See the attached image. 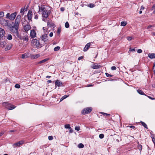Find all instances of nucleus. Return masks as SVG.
Wrapping results in <instances>:
<instances>
[{
    "label": "nucleus",
    "mask_w": 155,
    "mask_h": 155,
    "mask_svg": "<svg viewBox=\"0 0 155 155\" xmlns=\"http://www.w3.org/2000/svg\"><path fill=\"white\" fill-rule=\"evenodd\" d=\"M153 26H154L153 25H150L147 27V29L151 28Z\"/></svg>",
    "instance_id": "obj_50"
},
{
    "label": "nucleus",
    "mask_w": 155,
    "mask_h": 155,
    "mask_svg": "<svg viewBox=\"0 0 155 155\" xmlns=\"http://www.w3.org/2000/svg\"><path fill=\"white\" fill-rule=\"evenodd\" d=\"M68 96H67L66 95H64V96H63L60 99V101H62L64 99H65L67 97H68Z\"/></svg>",
    "instance_id": "obj_29"
},
{
    "label": "nucleus",
    "mask_w": 155,
    "mask_h": 155,
    "mask_svg": "<svg viewBox=\"0 0 155 155\" xmlns=\"http://www.w3.org/2000/svg\"><path fill=\"white\" fill-rule=\"evenodd\" d=\"M17 14V13L16 12L11 14L10 15V17L9 18V19L12 21L15 18L16 15Z\"/></svg>",
    "instance_id": "obj_9"
},
{
    "label": "nucleus",
    "mask_w": 155,
    "mask_h": 155,
    "mask_svg": "<svg viewBox=\"0 0 155 155\" xmlns=\"http://www.w3.org/2000/svg\"><path fill=\"white\" fill-rule=\"evenodd\" d=\"M36 33L35 31L34 30H31L30 34V36L31 38H34L36 37Z\"/></svg>",
    "instance_id": "obj_10"
},
{
    "label": "nucleus",
    "mask_w": 155,
    "mask_h": 155,
    "mask_svg": "<svg viewBox=\"0 0 155 155\" xmlns=\"http://www.w3.org/2000/svg\"><path fill=\"white\" fill-rule=\"evenodd\" d=\"M48 83H51L52 82V81L51 80H49L47 81Z\"/></svg>",
    "instance_id": "obj_63"
},
{
    "label": "nucleus",
    "mask_w": 155,
    "mask_h": 155,
    "mask_svg": "<svg viewBox=\"0 0 155 155\" xmlns=\"http://www.w3.org/2000/svg\"><path fill=\"white\" fill-rule=\"evenodd\" d=\"M48 139L49 140H53V137L52 136H49L48 137Z\"/></svg>",
    "instance_id": "obj_45"
},
{
    "label": "nucleus",
    "mask_w": 155,
    "mask_h": 155,
    "mask_svg": "<svg viewBox=\"0 0 155 155\" xmlns=\"http://www.w3.org/2000/svg\"><path fill=\"white\" fill-rule=\"evenodd\" d=\"M73 132V130L72 129H71V128L70 129V130H69L70 133H72Z\"/></svg>",
    "instance_id": "obj_62"
},
{
    "label": "nucleus",
    "mask_w": 155,
    "mask_h": 155,
    "mask_svg": "<svg viewBox=\"0 0 155 155\" xmlns=\"http://www.w3.org/2000/svg\"><path fill=\"white\" fill-rule=\"evenodd\" d=\"M129 51H135V48H130Z\"/></svg>",
    "instance_id": "obj_52"
},
{
    "label": "nucleus",
    "mask_w": 155,
    "mask_h": 155,
    "mask_svg": "<svg viewBox=\"0 0 155 155\" xmlns=\"http://www.w3.org/2000/svg\"><path fill=\"white\" fill-rule=\"evenodd\" d=\"M10 14L9 13H8L6 15V17L9 19V18L10 17Z\"/></svg>",
    "instance_id": "obj_48"
},
{
    "label": "nucleus",
    "mask_w": 155,
    "mask_h": 155,
    "mask_svg": "<svg viewBox=\"0 0 155 155\" xmlns=\"http://www.w3.org/2000/svg\"><path fill=\"white\" fill-rule=\"evenodd\" d=\"M147 97L149 98H150V99H151V100H154L155 99V98H152L151 97H150V96H147Z\"/></svg>",
    "instance_id": "obj_55"
},
{
    "label": "nucleus",
    "mask_w": 155,
    "mask_h": 155,
    "mask_svg": "<svg viewBox=\"0 0 155 155\" xmlns=\"http://www.w3.org/2000/svg\"><path fill=\"white\" fill-rule=\"evenodd\" d=\"M24 143V141L23 140L19 141L14 143L12 146L14 148H15L17 147H19L20 145H21Z\"/></svg>",
    "instance_id": "obj_8"
},
{
    "label": "nucleus",
    "mask_w": 155,
    "mask_h": 155,
    "mask_svg": "<svg viewBox=\"0 0 155 155\" xmlns=\"http://www.w3.org/2000/svg\"><path fill=\"white\" fill-rule=\"evenodd\" d=\"M54 23L51 21H48L47 22V26L48 27H52L54 26Z\"/></svg>",
    "instance_id": "obj_19"
},
{
    "label": "nucleus",
    "mask_w": 155,
    "mask_h": 155,
    "mask_svg": "<svg viewBox=\"0 0 155 155\" xmlns=\"http://www.w3.org/2000/svg\"><path fill=\"white\" fill-rule=\"evenodd\" d=\"M152 8L153 9L155 8V4H154L152 7Z\"/></svg>",
    "instance_id": "obj_64"
},
{
    "label": "nucleus",
    "mask_w": 155,
    "mask_h": 155,
    "mask_svg": "<svg viewBox=\"0 0 155 155\" xmlns=\"http://www.w3.org/2000/svg\"><path fill=\"white\" fill-rule=\"evenodd\" d=\"M32 15V11L31 10L29 11L27 14L28 18L29 20H31Z\"/></svg>",
    "instance_id": "obj_11"
},
{
    "label": "nucleus",
    "mask_w": 155,
    "mask_h": 155,
    "mask_svg": "<svg viewBox=\"0 0 155 155\" xmlns=\"http://www.w3.org/2000/svg\"><path fill=\"white\" fill-rule=\"evenodd\" d=\"M11 47H12L11 46L8 45L6 47V48H5V51H7V50H9L11 48Z\"/></svg>",
    "instance_id": "obj_31"
},
{
    "label": "nucleus",
    "mask_w": 155,
    "mask_h": 155,
    "mask_svg": "<svg viewBox=\"0 0 155 155\" xmlns=\"http://www.w3.org/2000/svg\"><path fill=\"white\" fill-rule=\"evenodd\" d=\"M40 56V55L39 54H36L32 55L31 56V58L32 59H35L38 58Z\"/></svg>",
    "instance_id": "obj_22"
},
{
    "label": "nucleus",
    "mask_w": 155,
    "mask_h": 155,
    "mask_svg": "<svg viewBox=\"0 0 155 155\" xmlns=\"http://www.w3.org/2000/svg\"><path fill=\"white\" fill-rule=\"evenodd\" d=\"M21 39H22L24 41H28V37L27 35L24 36L22 38L21 37Z\"/></svg>",
    "instance_id": "obj_21"
},
{
    "label": "nucleus",
    "mask_w": 155,
    "mask_h": 155,
    "mask_svg": "<svg viewBox=\"0 0 155 155\" xmlns=\"http://www.w3.org/2000/svg\"><path fill=\"white\" fill-rule=\"evenodd\" d=\"M137 148L141 151L142 149V146L140 144H138L137 146Z\"/></svg>",
    "instance_id": "obj_32"
},
{
    "label": "nucleus",
    "mask_w": 155,
    "mask_h": 155,
    "mask_svg": "<svg viewBox=\"0 0 155 155\" xmlns=\"http://www.w3.org/2000/svg\"><path fill=\"white\" fill-rule=\"evenodd\" d=\"M65 26L67 28H68L69 27V23H68V22L67 21L65 23Z\"/></svg>",
    "instance_id": "obj_34"
},
{
    "label": "nucleus",
    "mask_w": 155,
    "mask_h": 155,
    "mask_svg": "<svg viewBox=\"0 0 155 155\" xmlns=\"http://www.w3.org/2000/svg\"><path fill=\"white\" fill-rule=\"evenodd\" d=\"M15 87L17 88H19L20 87V86L19 84H16L15 85Z\"/></svg>",
    "instance_id": "obj_43"
},
{
    "label": "nucleus",
    "mask_w": 155,
    "mask_h": 155,
    "mask_svg": "<svg viewBox=\"0 0 155 155\" xmlns=\"http://www.w3.org/2000/svg\"><path fill=\"white\" fill-rule=\"evenodd\" d=\"M31 44L34 48H41L42 45L40 44L39 41L36 39H33L31 41Z\"/></svg>",
    "instance_id": "obj_4"
},
{
    "label": "nucleus",
    "mask_w": 155,
    "mask_h": 155,
    "mask_svg": "<svg viewBox=\"0 0 155 155\" xmlns=\"http://www.w3.org/2000/svg\"><path fill=\"white\" fill-rule=\"evenodd\" d=\"M153 71L154 72V74H155V62L154 63L153 66Z\"/></svg>",
    "instance_id": "obj_51"
},
{
    "label": "nucleus",
    "mask_w": 155,
    "mask_h": 155,
    "mask_svg": "<svg viewBox=\"0 0 155 155\" xmlns=\"http://www.w3.org/2000/svg\"><path fill=\"white\" fill-rule=\"evenodd\" d=\"M7 38L8 40H11L12 38V35L11 34L8 35L7 36Z\"/></svg>",
    "instance_id": "obj_27"
},
{
    "label": "nucleus",
    "mask_w": 155,
    "mask_h": 155,
    "mask_svg": "<svg viewBox=\"0 0 155 155\" xmlns=\"http://www.w3.org/2000/svg\"><path fill=\"white\" fill-rule=\"evenodd\" d=\"M148 57L150 59L155 58V54L149 53L148 54Z\"/></svg>",
    "instance_id": "obj_18"
},
{
    "label": "nucleus",
    "mask_w": 155,
    "mask_h": 155,
    "mask_svg": "<svg viewBox=\"0 0 155 155\" xmlns=\"http://www.w3.org/2000/svg\"><path fill=\"white\" fill-rule=\"evenodd\" d=\"M82 58H83V57L82 56H81V57H79L78 58V60H81V59Z\"/></svg>",
    "instance_id": "obj_56"
},
{
    "label": "nucleus",
    "mask_w": 155,
    "mask_h": 155,
    "mask_svg": "<svg viewBox=\"0 0 155 155\" xmlns=\"http://www.w3.org/2000/svg\"><path fill=\"white\" fill-rule=\"evenodd\" d=\"M144 9V7L143 6H141L140 8V10H143Z\"/></svg>",
    "instance_id": "obj_60"
},
{
    "label": "nucleus",
    "mask_w": 155,
    "mask_h": 155,
    "mask_svg": "<svg viewBox=\"0 0 155 155\" xmlns=\"http://www.w3.org/2000/svg\"><path fill=\"white\" fill-rule=\"evenodd\" d=\"M130 128H133V129H134L135 127L134 126H132V125L130 126Z\"/></svg>",
    "instance_id": "obj_61"
},
{
    "label": "nucleus",
    "mask_w": 155,
    "mask_h": 155,
    "mask_svg": "<svg viewBox=\"0 0 155 155\" xmlns=\"http://www.w3.org/2000/svg\"><path fill=\"white\" fill-rule=\"evenodd\" d=\"M64 127L65 128L70 129L71 128L70 125L69 124H67L64 125Z\"/></svg>",
    "instance_id": "obj_30"
},
{
    "label": "nucleus",
    "mask_w": 155,
    "mask_h": 155,
    "mask_svg": "<svg viewBox=\"0 0 155 155\" xmlns=\"http://www.w3.org/2000/svg\"><path fill=\"white\" fill-rule=\"evenodd\" d=\"M101 114H103L104 116H109L110 115V114H108L105 113L101 112Z\"/></svg>",
    "instance_id": "obj_37"
},
{
    "label": "nucleus",
    "mask_w": 155,
    "mask_h": 155,
    "mask_svg": "<svg viewBox=\"0 0 155 155\" xmlns=\"http://www.w3.org/2000/svg\"><path fill=\"white\" fill-rule=\"evenodd\" d=\"M60 47L57 46L54 48V51H57L59 50L60 49Z\"/></svg>",
    "instance_id": "obj_35"
},
{
    "label": "nucleus",
    "mask_w": 155,
    "mask_h": 155,
    "mask_svg": "<svg viewBox=\"0 0 155 155\" xmlns=\"http://www.w3.org/2000/svg\"><path fill=\"white\" fill-rule=\"evenodd\" d=\"M92 108L91 107H88L84 109L81 112L82 114H86L91 112L92 110Z\"/></svg>",
    "instance_id": "obj_6"
},
{
    "label": "nucleus",
    "mask_w": 155,
    "mask_h": 155,
    "mask_svg": "<svg viewBox=\"0 0 155 155\" xmlns=\"http://www.w3.org/2000/svg\"><path fill=\"white\" fill-rule=\"evenodd\" d=\"M152 140L153 141V143H155V139L154 138H152Z\"/></svg>",
    "instance_id": "obj_58"
},
{
    "label": "nucleus",
    "mask_w": 155,
    "mask_h": 155,
    "mask_svg": "<svg viewBox=\"0 0 155 155\" xmlns=\"http://www.w3.org/2000/svg\"><path fill=\"white\" fill-rule=\"evenodd\" d=\"M111 69L112 70H115L117 68L115 66H113L111 67Z\"/></svg>",
    "instance_id": "obj_46"
},
{
    "label": "nucleus",
    "mask_w": 155,
    "mask_h": 155,
    "mask_svg": "<svg viewBox=\"0 0 155 155\" xmlns=\"http://www.w3.org/2000/svg\"><path fill=\"white\" fill-rule=\"evenodd\" d=\"M4 16V13L3 12H0V17H2Z\"/></svg>",
    "instance_id": "obj_41"
},
{
    "label": "nucleus",
    "mask_w": 155,
    "mask_h": 155,
    "mask_svg": "<svg viewBox=\"0 0 155 155\" xmlns=\"http://www.w3.org/2000/svg\"><path fill=\"white\" fill-rule=\"evenodd\" d=\"M21 16L20 15H18L15 20L14 26L15 28L19 29V25L20 22Z\"/></svg>",
    "instance_id": "obj_3"
},
{
    "label": "nucleus",
    "mask_w": 155,
    "mask_h": 155,
    "mask_svg": "<svg viewBox=\"0 0 155 155\" xmlns=\"http://www.w3.org/2000/svg\"><path fill=\"white\" fill-rule=\"evenodd\" d=\"M5 31L4 30L0 28V38L3 37L5 35Z\"/></svg>",
    "instance_id": "obj_17"
},
{
    "label": "nucleus",
    "mask_w": 155,
    "mask_h": 155,
    "mask_svg": "<svg viewBox=\"0 0 155 155\" xmlns=\"http://www.w3.org/2000/svg\"><path fill=\"white\" fill-rule=\"evenodd\" d=\"M102 66L100 65H98L97 63H95L91 67V68L93 69H97L100 68Z\"/></svg>",
    "instance_id": "obj_13"
},
{
    "label": "nucleus",
    "mask_w": 155,
    "mask_h": 155,
    "mask_svg": "<svg viewBox=\"0 0 155 155\" xmlns=\"http://www.w3.org/2000/svg\"><path fill=\"white\" fill-rule=\"evenodd\" d=\"M62 83L59 80H56L55 81V86H57L58 87H60L62 86Z\"/></svg>",
    "instance_id": "obj_14"
},
{
    "label": "nucleus",
    "mask_w": 155,
    "mask_h": 155,
    "mask_svg": "<svg viewBox=\"0 0 155 155\" xmlns=\"http://www.w3.org/2000/svg\"><path fill=\"white\" fill-rule=\"evenodd\" d=\"M49 35L50 37H52L53 36V33L52 32H51Z\"/></svg>",
    "instance_id": "obj_53"
},
{
    "label": "nucleus",
    "mask_w": 155,
    "mask_h": 155,
    "mask_svg": "<svg viewBox=\"0 0 155 155\" xmlns=\"http://www.w3.org/2000/svg\"><path fill=\"white\" fill-rule=\"evenodd\" d=\"M2 105L9 110H12L15 108V107L7 102H4L2 103Z\"/></svg>",
    "instance_id": "obj_5"
},
{
    "label": "nucleus",
    "mask_w": 155,
    "mask_h": 155,
    "mask_svg": "<svg viewBox=\"0 0 155 155\" xmlns=\"http://www.w3.org/2000/svg\"><path fill=\"white\" fill-rule=\"evenodd\" d=\"M48 58H46V59H45L44 60H43L40 61L39 62L38 64H42V63H45V62L46 61H48Z\"/></svg>",
    "instance_id": "obj_24"
},
{
    "label": "nucleus",
    "mask_w": 155,
    "mask_h": 155,
    "mask_svg": "<svg viewBox=\"0 0 155 155\" xmlns=\"http://www.w3.org/2000/svg\"><path fill=\"white\" fill-rule=\"evenodd\" d=\"M75 129L76 130H77V131L79 130L80 129V127H75Z\"/></svg>",
    "instance_id": "obj_47"
},
{
    "label": "nucleus",
    "mask_w": 155,
    "mask_h": 155,
    "mask_svg": "<svg viewBox=\"0 0 155 155\" xmlns=\"http://www.w3.org/2000/svg\"><path fill=\"white\" fill-rule=\"evenodd\" d=\"M104 137V135L103 134H100L99 135V137L101 139L103 138Z\"/></svg>",
    "instance_id": "obj_39"
},
{
    "label": "nucleus",
    "mask_w": 155,
    "mask_h": 155,
    "mask_svg": "<svg viewBox=\"0 0 155 155\" xmlns=\"http://www.w3.org/2000/svg\"><path fill=\"white\" fill-rule=\"evenodd\" d=\"M10 31L14 34V35L15 36L16 38H17L21 39V36L19 33L18 29L15 28L14 27L12 26L10 29Z\"/></svg>",
    "instance_id": "obj_2"
},
{
    "label": "nucleus",
    "mask_w": 155,
    "mask_h": 155,
    "mask_svg": "<svg viewBox=\"0 0 155 155\" xmlns=\"http://www.w3.org/2000/svg\"><path fill=\"white\" fill-rule=\"evenodd\" d=\"M90 43L89 42L87 43L84 48L83 51L84 52L87 51L90 48Z\"/></svg>",
    "instance_id": "obj_15"
},
{
    "label": "nucleus",
    "mask_w": 155,
    "mask_h": 155,
    "mask_svg": "<svg viewBox=\"0 0 155 155\" xmlns=\"http://www.w3.org/2000/svg\"><path fill=\"white\" fill-rule=\"evenodd\" d=\"M6 45V43L5 42L3 41L2 42V45H3V46L4 47L5 46V45Z\"/></svg>",
    "instance_id": "obj_54"
},
{
    "label": "nucleus",
    "mask_w": 155,
    "mask_h": 155,
    "mask_svg": "<svg viewBox=\"0 0 155 155\" xmlns=\"http://www.w3.org/2000/svg\"><path fill=\"white\" fill-rule=\"evenodd\" d=\"M31 26L29 25H26L24 27V29L25 31H27L31 29Z\"/></svg>",
    "instance_id": "obj_16"
},
{
    "label": "nucleus",
    "mask_w": 155,
    "mask_h": 155,
    "mask_svg": "<svg viewBox=\"0 0 155 155\" xmlns=\"http://www.w3.org/2000/svg\"><path fill=\"white\" fill-rule=\"evenodd\" d=\"M38 12L42 14V20L46 21V18L48 17L50 14V11L47 10L45 5H42L41 6H38Z\"/></svg>",
    "instance_id": "obj_1"
},
{
    "label": "nucleus",
    "mask_w": 155,
    "mask_h": 155,
    "mask_svg": "<svg viewBox=\"0 0 155 155\" xmlns=\"http://www.w3.org/2000/svg\"><path fill=\"white\" fill-rule=\"evenodd\" d=\"M142 52V51L141 49H139L137 51V52L138 53H141Z\"/></svg>",
    "instance_id": "obj_49"
},
{
    "label": "nucleus",
    "mask_w": 155,
    "mask_h": 155,
    "mask_svg": "<svg viewBox=\"0 0 155 155\" xmlns=\"http://www.w3.org/2000/svg\"><path fill=\"white\" fill-rule=\"evenodd\" d=\"M60 9H61V11H62V12H63L64 10V8L63 7L61 8Z\"/></svg>",
    "instance_id": "obj_59"
},
{
    "label": "nucleus",
    "mask_w": 155,
    "mask_h": 155,
    "mask_svg": "<svg viewBox=\"0 0 155 155\" xmlns=\"http://www.w3.org/2000/svg\"><path fill=\"white\" fill-rule=\"evenodd\" d=\"M48 34H44L41 36V39L46 44L49 41V39L48 38Z\"/></svg>",
    "instance_id": "obj_7"
},
{
    "label": "nucleus",
    "mask_w": 155,
    "mask_h": 155,
    "mask_svg": "<svg viewBox=\"0 0 155 155\" xmlns=\"http://www.w3.org/2000/svg\"><path fill=\"white\" fill-rule=\"evenodd\" d=\"M1 24L4 26H6L8 25V21L4 19H2L1 21Z\"/></svg>",
    "instance_id": "obj_12"
},
{
    "label": "nucleus",
    "mask_w": 155,
    "mask_h": 155,
    "mask_svg": "<svg viewBox=\"0 0 155 155\" xmlns=\"http://www.w3.org/2000/svg\"><path fill=\"white\" fill-rule=\"evenodd\" d=\"M24 10H25V8H21V9L20 13H23V12H24ZM22 15H24V13H23Z\"/></svg>",
    "instance_id": "obj_42"
},
{
    "label": "nucleus",
    "mask_w": 155,
    "mask_h": 155,
    "mask_svg": "<svg viewBox=\"0 0 155 155\" xmlns=\"http://www.w3.org/2000/svg\"><path fill=\"white\" fill-rule=\"evenodd\" d=\"M140 123L145 128H147V129H148L147 124L145 123L142 121H141Z\"/></svg>",
    "instance_id": "obj_26"
},
{
    "label": "nucleus",
    "mask_w": 155,
    "mask_h": 155,
    "mask_svg": "<svg viewBox=\"0 0 155 155\" xmlns=\"http://www.w3.org/2000/svg\"><path fill=\"white\" fill-rule=\"evenodd\" d=\"M43 29L45 34L46 33L48 34L49 32L50 31V30H48V28H47L46 27H43Z\"/></svg>",
    "instance_id": "obj_20"
},
{
    "label": "nucleus",
    "mask_w": 155,
    "mask_h": 155,
    "mask_svg": "<svg viewBox=\"0 0 155 155\" xmlns=\"http://www.w3.org/2000/svg\"><path fill=\"white\" fill-rule=\"evenodd\" d=\"M127 23L124 21H122L121 23V26H125L127 25Z\"/></svg>",
    "instance_id": "obj_33"
},
{
    "label": "nucleus",
    "mask_w": 155,
    "mask_h": 155,
    "mask_svg": "<svg viewBox=\"0 0 155 155\" xmlns=\"http://www.w3.org/2000/svg\"><path fill=\"white\" fill-rule=\"evenodd\" d=\"M4 134V132H2L0 133V137L1 136Z\"/></svg>",
    "instance_id": "obj_57"
},
{
    "label": "nucleus",
    "mask_w": 155,
    "mask_h": 155,
    "mask_svg": "<svg viewBox=\"0 0 155 155\" xmlns=\"http://www.w3.org/2000/svg\"><path fill=\"white\" fill-rule=\"evenodd\" d=\"M78 147L79 148H82L84 147V145L82 143H81L78 145Z\"/></svg>",
    "instance_id": "obj_36"
},
{
    "label": "nucleus",
    "mask_w": 155,
    "mask_h": 155,
    "mask_svg": "<svg viewBox=\"0 0 155 155\" xmlns=\"http://www.w3.org/2000/svg\"><path fill=\"white\" fill-rule=\"evenodd\" d=\"M127 39L128 41H130L132 40V38L131 36H128L127 37Z\"/></svg>",
    "instance_id": "obj_40"
},
{
    "label": "nucleus",
    "mask_w": 155,
    "mask_h": 155,
    "mask_svg": "<svg viewBox=\"0 0 155 155\" xmlns=\"http://www.w3.org/2000/svg\"><path fill=\"white\" fill-rule=\"evenodd\" d=\"M34 18L35 19H37L38 18V15L35 12L34 14Z\"/></svg>",
    "instance_id": "obj_38"
},
{
    "label": "nucleus",
    "mask_w": 155,
    "mask_h": 155,
    "mask_svg": "<svg viewBox=\"0 0 155 155\" xmlns=\"http://www.w3.org/2000/svg\"><path fill=\"white\" fill-rule=\"evenodd\" d=\"M28 57L27 54L26 53L23 54L22 55V58L23 59H25L27 58Z\"/></svg>",
    "instance_id": "obj_25"
},
{
    "label": "nucleus",
    "mask_w": 155,
    "mask_h": 155,
    "mask_svg": "<svg viewBox=\"0 0 155 155\" xmlns=\"http://www.w3.org/2000/svg\"><path fill=\"white\" fill-rule=\"evenodd\" d=\"M137 92L140 94L142 95H146L144 92L141 90L138 89L137 90Z\"/></svg>",
    "instance_id": "obj_23"
},
{
    "label": "nucleus",
    "mask_w": 155,
    "mask_h": 155,
    "mask_svg": "<svg viewBox=\"0 0 155 155\" xmlns=\"http://www.w3.org/2000/svg\"><path fill=\"white\" fill-rule=\"evenodd\" d=\"M107 77H111L112 76V75L108 73H105Z\"/></svg>",
    "instance_id": "obj_44"
},
{
    "label": "nucleus",
    "mask_w": 155,
    "mask_h": 155,
    "mask_svg": "<svg viewBox=\"0 0 155 155\" xmlns=\"http://www.w3.org/2000/svg\"><path fill=\"white\" fill-rule=\"evenodd\" d=\"M87 6L91 8H92L95 6V5L92 3H90L89 4H88Z\"/></svg>",
    "instance_id": "obj_28"
}]
</instances>
